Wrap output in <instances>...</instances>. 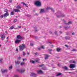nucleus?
<instances>
[{
    "label": "nucleus",
    "instance_id": "obj_42",
    "mask_svg": "<svg viewBox=\"0 0 77 77\" xmlns=\"http://www.w3.org/2000/svg\"><path fill=\"white\" fill-rule=\"evenodd\" d=\"M55 33L56 34V35H57V31H55Z\"/></svg>",
    "mask_w": 77,
    "mask_h": 77
},
{
    "label": "nucleus",
    "instance_id": "obj_11",
    "mask_svg": "<svg viewBox=\"0 0 77 77\" xmlns=\"http://www.w3.org/2000/svg\"><path fill=\"white\" fill-rule=\"evenodd\" d=\"M21 42V40L17 39L15 41V43L16 44H18L20 43Z\"/></svg>",
    "mask_w": 77,
    "mask_h": 77
},
{
    "label": "nucleus",
    "instance_id": "obj_29",
    "mask_svg": "<svg viewBox=\"0 0 77 77\" xmlns=\"http://www.w3.org/2000/svg\"><path fill=\"white\" fill-rule=\"evenodd\" d=\"M66 24H68V25H69V24H71V22L69 21L67 23H66Z\"/></svg>",
    "mask_w": 77,
    "mask_h": 77
},
{
    "label": "nucleus",
    "instance_id": "obj_48",
    "mask_svg": "<svg viewBox=\"0 0 77 77\" xmlns=\"http://www.w3.org/2000/svg\"><path fill=\"white\" fill-rule=\"evenodd\" d=\"M74 35V32H73L72 34V35Z\"/></svg>",
    "mask_w": 77,
    "mask_h": 77
},
{
    "label": "nucleus",
    "instance_id": "obj_14",
    "mask_svg": "<svg viewBox=\"0 0 77 77\" xmlns=\"http://www.w3.org/2000/svg\"><path fill=\"white\" fill-rule=\"evenodd\" d=\"M46 10H48V9H51L52 11L54 12V10H53V9H52V8H51V7H47L46 8Z\"/></svg>",
    "mask_w": 77,
    "mask_h": 77
},
{
    "label": "nucleus",
    "instance_id": "obj_63",
    "mask_svg": "<svg viewBox=\"0 0 77 77\" xmlns=\"http://www.w3.org/2000/svg\"><path fill=\"white\" fill-rule=\"evenodd\" d=\"M50 54H51V52H50Z\"/></svg>",
    "mask_w": 77,
    "mask_h": 77
},
{
    "label": "nucleus",
    "instance_id": "obj_5",
    "mask_svg": "<svg viewBox=\"0 0 77 77\" xmlns=\"http://www.w3.org/2000/svg\"><path fill=\"white\" fill-rule=\"evenodd\" d=\"M31 77H36V74L34 73H31Z\"/></svg>",
    "mask_w": 77,
    "mask_h": 77
},
{
    "label": "nucleus",
    "instance_id": "obj_62",
    "mask_svg": "<svg viewBox=\"0 0 77 77\" xmlns=\"http://www.w3.org/2000/svg\"><path fill=\"white\" fill-rule=\"evenodd\" d=\"M59 65H60V64H58V66H59Z\"/></svg>",
    "mask_w": 77,
    "mask_h": 77
},
{
    "label": "nucleus",
    "instance_id": "obj_32",
    "mask_svg": "<svg viewBox=\"0 0 77 77\" xmlns=\"http://www.w3.org/2000/svg\"><path fill=\"white\" fill-rule=\"evenodd\" d=\"M41 48H42V49H45V48L44 46L41 47Z\"/></svg>",
    "mask_w": 77,
    "mask_h": 77
},
{
    "label": "nucleus",
    "instance_id": "obj_3",
    "mask_svg": "<svg viewBox=\"0 0 77 77\" xmlns=\"http://www.w3.org/2000/svg\"><path fill=\"white\" fill-rule=\"evenodd\" d=\"M9 13L7 12V13L4 14H3V17L4 18H6L8 17V16H9Z\"/></svg>",
    "mask_w": 77,
    "mask_h": 77
},
{
    "label": "nucleus",
    "instance_id": "obj_37",
    "mask_svg": "<svg viewBox=\"0 0 77 77\" xmlns=\"http://www.w3.org/2000/svg\"><path fill=\"white\" fill-rule=\"evenodd\" d=\"M14 77H18V75H14Z\"/></svg>",
    "mask_w": 77,
    "mask_h": 77
},
{
    "label": "nucleus",
    "instance_id": "obj_33",
    "mask_svg": "<svg viewBox=\"0 0 77 77\" xmlns=\"http://www.w3.org/2000/svg\"><path fill=\"white\" fill-rule=\"evenodd\" d=\"M42 69H43L44 70H47V68H42Z\"/></svg>",
    "mask_w": 77,
    "mask_h": 77
},
{
    "label": "nucleus",
    "instance_id": "obj_15",
    "mask_svg": "<svg viewBox=\"0 0 77 77\" xmlns=\"http://www.w3.org/2000/svg\"><path fill=\"white\" fill-rule=\"evenodd\" d=\"M16 8L18 9H21V7L20 6V5H17Z\"/></svg>",
    "mask_w": 77,
    "mask_h": 77
},
{
    "label": "nucleus",
    "instance_id": "obj_24",
    "mask_svg": "<svg viewBox=\"0 0 77 77\" xmlns=\"http://www.w3.org/2000/svg\"><path fill=\"white\" fill-rule=\"evenodd\" d=\"M44 66V65L42 64V65H39L38 66L39 67H43V66Z\"/></svg>",
    "mask_w": 77,
    "mask_h": 77
},
{
    "label": "nucleus",
    "instance_id": "obj_27",
    "mask_svg": "<svg viewBox=\"0 0 77 77\" xmlns=\"http://www.w3.org/2000/svg\"><path fill=\"white\" fill-rule=\"evenodd\" d=\"M64 68L66 70H67V69H68V67L66 66H64Z\"/></svg>",
    "mask_w": 77,
    "mask_h": 77
},
{
    "label": "nucleus",
    "instance_id": "obj_6",
    "mask_svg": "<svg viewBox=\"0 0 77 77\" xmlns=\"http://www.w3.org/2000/svg\"><path fill=\"white\" fill-rule=\"evenodd\" d=\"M17 71H18L19 72H21V73H22L23 72H24L25 71V69H22L21 70H19L18 69H17Z\"/></svg>",
    "mask_w": 77,
    "mask_h": 77
},
{
    "label": "nucleus",
    "instance_id": "obj_1",
    "mask_svg": "<svg viewBox=\"0 0 77 77\" xmlns=\"http://www.w3.org/2000/svg\"><path fill=\"white\" fill-rule=\"evenodd\" d=\"M20 51H23L24 48H26L27 47L24 44H22L21 45L19 46Z\"/></svg>",
    "mask_w": 77,
    "mask_h": 77
},
{
    "label": "nucleus",
    "instance_id": "obj_28",
    "mask_svg": "<svg viewBox=\"0 0 77 77\" xmlns=\"http://www.w3.org/2000/svg\"><path fill=\"white\" fill-rule=\"evenodd\" d=\"M25 55H26V54H25V52L24 51H23V56H25Z\"/></svg>",
    "mask_w": 77,
    "mask_h": 77
},
{
    "label": "nucleus",
    "instance_id": "obj_41",
    "mask_svg": "<svg viewBox=\"0 0 77 77\" xmlns=\"http://www.w3.org/2000/svg\"><path fill=\"white\" fill-rule=\"evenodd\" d=\"M65 46L66 47H67V48H68V46L67 45H65Z\"/></svg>",
    "mask_w": 77,
    "mask_h": 77
},
{
    "label": "nucleus",
    "instance_id": "obj_58",
    "mask_svg": "<svg viewBox=\"0 0 77 77\" xmlns=\"http://www.w3.org/2000/svg\"><path fill=\"white\" fill-rule=\"evenodd\" d=\"M27 54H28V55H29V53H27Z\"/></svg>",
    "mask_w": 77,
    "mask_h": 77
},
{
    "label": "nucleus",
    "instance_id": "obj_9",
    "mask_svg": "<svg viewBox=\"0 0 77 77\" xmlns=\"http://www.w3.org/2000/svg\"><path fill=\"white\" fill-rule=\"evenodd\" d=\"M38 74H43V71H42V70H39L37 71Z\"/></svg>",
    "mask_w": 77,
    "mask_h": 77
},
{
    "label": "nucleus",
    "instance_id": "obj_55",
    "mask_svg": "<svg viewBox=\"0 0 77 77\" xmlns=\"http://www.w3.org/2000/svg\"><path fill=\"white\" fill-rule=\"evenodd\" d=\"M72 62V60H70L69 61V62Z\"/></svg>",
    "mask_w": 77,
    "mask_h": 77
},
{
    "label": "nucleus",
    "instance_id": "obj_2",
    "mask_svg": "<svg viewBox=\"0 0 77 77\" xmlns=\"http://www.w3.org/2000/svg\"><path fill=\"white\" fill-rule=\"evenodd\" d=\"M35 5L37 6H41V3L39 1H36L35 3Z\"/></svg>",
    "mask_w": 77,
    "mask_h": 77
},
{
    "label": "nucleus",
    "instance_id": "obj_25",
    "mask_svg": "<svg viewBox=\"0 0 77 77\" xmlns=\"http://www.w3.org/2000/svg\"><path fill=\"white\" fill-rule=\"evenodd\" d=\"M66 39H70V38L69 37H66L65 38Z\"/></svg>",
    "mask_w": 77,
    "mask_h": 77
},
{
    "label": "nucleus",
    "instance_id": "obj_36",
    "mask_svg": "<svg viewBox=\"0 0 77 77\" xmlns=\"http://www.w3.org/2000/svg\"><path fill=\"white\" fill-rule=\"evenodd\" d=\"M17 21V20L16 19H15V20H14V23H15V22Z\"/></svg>",
    "mask_w": 77,
    "mask_h": 77
},
{
    "label": "nucleus",
    "instance_id": "obj_34",
    "mask_svg": "<svg viewBox=\"0 0 77 77\" xmlns=\"http://www.w3.org/2000/svg\"><path fill=\"white\" fill-rule=\"evenodd\" d=\"M3 15H1V16H0V18H3Z\"/></svg>",
    "mask_w": 77,
    "mask_h": 77
},
{
    "label": "nucleus",
    "instance_id": "obj_39",
    "mask_svg": "<svg viewBox=\"0 0 77 77\" xmlns=\"http://www.w3.org/2000/svg\"><path fill=\"white\" fill-rule=\"evenodd\" d=\"M18 29H20V28H21V26H18Z\"/></svg>",
    "mask_w": 77,
    "mask_h": 77
},
{
    "label": "nucleus",
    "instance_id": "obj_61",
    "mask_svg": "<svg viewBox=\"0 0 77 77\" xmlns=\"http://www.w3.org/2000/svg\"><path fill=\"white\" fill-rule=\"evenodd\" d=\"M65 16V15H63V16H62V17H64Z\"/></svg>",
    "mask_w": 77,
    "mask_h": 77
},
{
    "label": "nucleus",
    "instance_id": "obj_18",
    "mask_svg": "<svg viewBox=\"0 0 77 77\" xmlns=\"http://www.w3.org/2000/svg\"><path fill=\"white\" fill-rule=\"evenodd\" d=\"M44 12V9H41L40 13H42Z\"/></svg>",
    "mask_w": 77,
    "mask_h": 77
},
{
    "label": "nucleus",
    "instance_id": "obj_31",
    "mask_svg": "<svg viewBox=\"0 0 77 77\" xmlns=\"http://www.w3.org/2000/svg\"><path fill=\"white\" fill-rule=\"evenodd\" d=\"M72 51H77V50H76V49H74L72 50Z\"/></svg>",
    "mask_w": 77,
    "mask_h": 77
},
{
    "label": "nucleus",
    "instance_id": "obj_13",
    "mask_svg": "<svg viewBox=\"0 0 77 77\" xmlns=\"http://www.w3.org/2000/svg\"><path fill=\"white\" fill-rule=\"evenodd\" d=\"M21 4H23V6H25L26 7H28V6L27 4L25 3L24 2H22L21 3Z\"/></svg>",
    "mask_w": 77,
    "mask_h": 77
},
{
    "label": "nucleus",
    "instance_id": "obj_17",
    "mask_svg": "<svg viewBox=\"0 0 77 77\" xmlns=\"http://www.w3.org/2000/svg\"><path fill=\"white\" fill-rule=\"evenodd\" d=\"M15 14V13L14 11H12L11 13V15H14Z\"/></svg>",
    "mask_w": 77,
    "mask_h": 77
},
{
    "label": "nucleus",
    "instance_id": "obj_10",
    "mask_svg": "<svg viewBox=\"0 0 77 77\" xmlns=\"http://www.w3.org/2000/svg\"><path fill=\"white\" fill-rule=\"evenodd\" d=\"M17 39H22V37L21 36V35H18L17 36Z\"/></svg>",
    "mask_w": 77,
    "mask_h": 77
},
{
    "label": "nucleus",
    "instance_id": "obj_46",
    "mask_svg": "<svg viewBox=\"0 0 77 77\" xmlns=\"http://www.w3.org/2000/svg\"><path fill=\"white\" fill-rule=\"evenodd\" d=\"M41 48H38V50H41Z\"/></svg>",
    "mask_w": 77,
    "mask_h": 77
},
{
    "label": "nucleus",
    "instance_id": "obj_52",
    "mask_svg": "<svg viewBox=\"0 0 77 77\" xmlns=\"http://www.w3.org/2000/svg\"><path fill=\"white\" fill-rule=\"evenodd\" d=\"M60 33H62V31H60L59 32Z\"/></svg>",
    "mask_w": 77,
    "mask_h": 77
},
{
    "label": "nucleus",
    "instance_id": "obj_20",
    "mask_svg": "<svg viewBox=\"0 0 77 77\" xmlns=\"http://www.w3.org/2000/svg\"><path fill=\"white\" fill-rule=\"evenodd\" d=\"M62 75V73L59 72V73H58L57 74V75H56V76H59V75Z\"/></svg>",
    "mask_w": 77,
    "mask_h": 77
},
{
    "label": "nucleus",
    "instance_id": "obj_50",
    "mask_svg": "<svg viewBox=\"0 0 77 77\" xmlns=\"http://www.w3.org/2000/svg\"><path fill=\"white\" fill-rule=\"evenodd\" d=\"M23 62H24V60H25L24 59H23Z\"/></svg>",
    "mask_w": 77,
    "mask_h": 77
},
{
    "label": "nucleus",
    "instance_id": "obj_40",
    "mask_svg": "<svg viewBox=\"0 0 77 77\" xmlns=\"http://www.w3.org/2000/svg\"><path fill=\"white\" fill-rule=\"evenodd\" d=\"M3 59H0V62H2Z\"/></svg>",
    "mask_w": 77,
    "mask_h": 77
},
{
    "label": "nucleus",
    "instance_id": "obj_53",
    "mask_svg": "<svg viewBox=\"0 0 77 77\" xmlns=\"http://www.w3.org/2000/svg\"><path fill=\"white\" fill-rule=\"evenodd\" d=\"M65 29H66H66H67V27H65Z\"/></svg>",
    "mask_w": 77,
    "mask_h": 77
},
{
    "label": "nucleus",
    "instance_id": "obj_12",
    "mask_svg": "<svg viewBox=\"0 0 77 77\" xmlns=\"http://www.w3.org/2000/svg\"><path fill=\"white\" fill-rule=\"evenodd\" d=\"M45 60L48 59V57H50V56L49 55H45Z\"/></svg>",
    "mask_w": 77,
    "mask_h": 77
},
{
    "label": "nucleus",
    "instance_id": "obj_23",
    "mask_svg": "<svg viewBox=\"0 0 77 77\" xmlns=\"http://www.w3.org/2000/svg\"><path fill=\"white\" fill-rule=\"evenodd\" d=\"M14 26H12L10 28V30H12V29H14Z\"/></svg>",
    "mask_w": 77,
    "mask_h": 77
},
{
    "label": "nucleus",
    "instance_id": "obj_59",
    "mask_svg": "<svg viewBox=\"0 0 77 77\" xmlns=\"http://www.w3.org/2000/svg\"><path fill=\"white\" fill-rule=\"evenodd\" d=\"M74 1H75V2H77V0H74Z\"/></svg>",
    "mask_w": 77,
    "mask_h": 77
},
{
    "label": "nucleus",
    "instance_id": "obj_7",
    "mask_svg": "<svg viewBox=\"0 0 77 77\" xmlns=\"http://www.w3.org/2000/svg\"><path fill=\"white\" fill-rule=\"evenodd\" d=\"M13 11H14V12H20V10L18 9H15V8H14L13 9Z\"/></svg>",
    "mask_w": 77,
    "mask_h": 77
},
{
    "label": "nucleus",
    "instance_id": "obj_49",
    "mask_svg": "<svg viewBox=\"0 0 77 77\" xmlns=\"http://www.w3.org/2000/svg\"><path fill=\"white\" fill-rule=\"evenodd\" d=\"M60 16H57V17H58V18H60Z\"/></svg>",
    "mask_w": 77,
    "mask_h": 77
},
{
    "label": "nucleus",
    "instance_id": "obj_19",
    "mask_svg": "<svg viewBox=\"0 0 77 77\" xmlns=\"http://www.w3.org/2000/svg\"><path fill=\"white\" fill-rule=\"evenodd\" d=\"M8 71V70L6 69L4 70V71H2V73H5Z\"/></svg>",
    "mask_w": 77,
    "mask_h": 77
},
{
    "label": "nucleus",
    "instance_id": "obj_35",
    "mask_svg": "<svg viewBox=\"0 0 77 77\" xmlns=\"http://www.w3.org/2000/svg\"><path fill=\"white\" fill-rule=\"evenodd\" d=\"M9 69H12V66H11L10 67H9Z\"/></svg>",
    "mask_w": 77,
    "mask_h": 77
},
{
    "label": "nucleus",
    "instance_id": "obj_64",
    "mask_svg": "<svg viewBox=\"0 0 77 77\" xmlns=\"http://www.w3.org/2000/svg\"><path fill=\"white\" fill-rule=\"evenodd\" d=\"M1 47V45H0V47Z\"/></svg>",
    "mask_w": 77,
    "mask_h": 77
},
{
    "label": "nucleus",
    "instance_id": "obj_38",
    "mask_svg": "<svg viewBox=\"0 0 77 77\" xmlns=\"http://www.w3.org/2000/svg\"><path fill=\"white\" fill-rule=\"evenodd\" d=\"M34 44L33 43H31L30 44L31 46H33Z\"/></svg>",
    "mask_w": 77,
    "mask_h": 77
},
{
    "label": "nucleus",
    "instance_id": "obj_51",
    "mask_svg": "<svg viewBox=\"0 0 77 77\" xmlns=\"http://www.w3.org/2000/svg\"><path fill=\"white\" fill-rule=\"evenodd\" d=\"M24 59H25V60H27V59H26V58H24Z\"/></svg>",
    "mask_w": 77,
    "mask_h": 77
},
{
    "label": "nucleus",
    "instance_id": "obj_22",
    "mask_svg": "<svg viewBox=\"0 0 77 77\" xmlns=\"http://www.w3.org/2000/svg\"><path fill=\"white\" fill-rule=\"evenodd\" d=\"M35 62H38V63H39V59H37L36 60H35Z\"/></svg>",
    "mask_w": 77,
    "mask_h": 77
},
{
    "label": "nucleus",
    "instance_id": "obj_8",
    "mask_svg": "<svg viewBox=\"0 0 77 77\" xmlns=\"http://www.w3.org/2000/svg\"><path fill=\"white\" fill-rule=\"evenodd\" d=\"M5 35L4 34H3V35H2L1 36V38L2 40H4V39H5Z\"/></svg>",
    "mask_w": 77,
    "mask_h": 77
},
{
    "label": "nucleus",
    "instance_id": "obj_54",
    "mask_svg": "<svg viewBox=\"0 0 77 77\" xmlns=\"http://www.w3.org/2000/svg\"><path fill=\"white\" fill-rule=\"evenodd\" d=\"M18 59H21V57H19L18 58Z\"/></svg>",
    "mask_w": 77,
    "mask_h": 77
},
{
    "label": "nucleus",
    "instance_id": "obj_16",
    "mask_svg": "<svg viewBox=\"0 0 77 77\" xmlns=\"http://www.w3.org/2000/svg\"><path fill=\"white\" fill-rule=\"evenodd\" d=\"M20 62L19 61H17V62H15V63L16 65H17V64H18V65H19L20 64Z\"/></svg>",
    "mask_w": 77,
    "mask_h": 77
},
{
    "label": "nucleus",
    "instance_id": "obj_56",
    "mask_svg": "<svg viewBox=\"0 0 77 77\" xmlns=\"http://www.w3.org/2000/svg\"><path fill=\"white\" fill-rule=\"evenodd\" d=\"M73 63H75V61H73Z\"/></svg>",
    "mask_w": 77,
    "mask_h": 77
},
{
    "label": "nucleus",
    "instance_id": "obj_47",
    "mask_svg": "<svg viewBox=\"0 0 77 77\" xmlns=\"http://www.w3.org/2000/svg\"><path fill=\"white\" fill-rule=\"evenodd\" d=\"M9 2H12V1L11 0H10L9 1Z\"/></svg>",
    "mask_w": 77,
    "mask_h": 77
},
{
    "label": "nucleus",
    "instance_id": "obj_57",
    "mask_svg": "<svg viewBox=\"0 0 77 77\" xmlns=\"http://www.w3.org/2000/svg\"><path fill=\"white\" fill-rule=\"evenodd\" d=\"M50 33H51V34L52 33V32H50Z\"/></svg>",
    "mask_w": 77,
    "mask_h": 77
},
{
    "label": "nucleus",
    "instance_id": "obj_26",
    "mask_svg": "<svg viewBox=\"0 0 77 77\" xmlns=\"http://www.w3.org/2000/svg\"><path fill=\"white\" fill-rule=\"evenodd\" d=\"M25 64V63L24 62H22L20 63L21 65H24Z\"/></svg>",
    "mask_w": 77,
    "mask_h": 77
},
{
    "label": "nucleus",
    "instance_id": "obj_43",
    "mask_svg": "<svg viewBox=\"0 0 77 77\" xmlns=\"http://www.w3.org/2000/svg\"><path fill=\"white\" fill-rule=\"evenodd\" d=\"M48 50L51 51H52V49H48Z\"/></svg>",
    "mask_w": 77,
    "mask_h": 77
},
{
    "label": "nucleus",
    "instance_id": "obj_60",
    "mask_svg": "<svg viewBox=\"0 0 77 77\" xmlns=\"http://www.w3.org/2000/svg\"><path fill=\"white\" fill-rule=\"evenodd\" d=\"M8 38H9V37H7V39H8Z\"/></svg>",
    "mask_w": 77,
    "mask_h": 77
},
{
    "label": "nucleus",
    "instance_id": "obj_44",
    "mask_svg": "<svg viewBox=\"0 0 77 77\" xmlns=\"http://www.w3.org/2000/svg\"><path fill=\"white\" fill-rule=\"evenodd\" d=\"M16 50L17 51H18V49H16Z\"/></svg>",
    "mask_w": 77,
    "mask_h": 77
},
{
    "label": "nucleus",
    "instance_id": "obj_45",
    "mask_svg": "<svg viewBox=\"0 0 77 77\" xmlns=\"http://www.w3.org/2000/svg\"><path fill=\"white\" fill-rule=\"evenodd\" d=\"M35 55H37V54H38V53H37V52L35 53Z\"/></svg>",
    "mask_w": 77,
    "mask_h": 77
},
{
    "label": "nucleus",
    "instance_id": "obj_30",
    "mask_svg": "<svg viewBox=\"0 0 77 77\" xmlns=\"http://www.w3.org/2000/svg\"><path fill=\"white\" fill-rule=\"evenodd\" d=\"M31 62H32V63H35V61H34L32 60L31 61Z\"/></svg>",
    "mask_w": 77,
    "mask_h": 77
},
{
    "label": "nucleus",
    "instance_id": "obj_4",
    "mask_svg": "<svg viewBox=\"0 0 77 77\" xmlns=\"http://www.w3.org/2000/svg\"><path fill=\"white\" fill-rule=\"evenodd\" d=\"M69 67L70 68H74L75 67V64H71L70 65Z\"/></svg>",
    "mask_w": 77,
    "mask_h": 77
},
{
    "label": "nucleus",
    "instance_id": "obj_21",
    "mask_svg": "<svg viewBox=\"0 0 77 77\" xmlns=\"http://www.w3.org/2000/svg\"><path fill=\"white\" fill-rule=\"evenodd\" d=\"M60 50H61V49L60 48H57V51H58V52H59V51H60Z\"/></svg>",
    "mask_w": 77,
    "mask_h": 77
}]
</instances>
